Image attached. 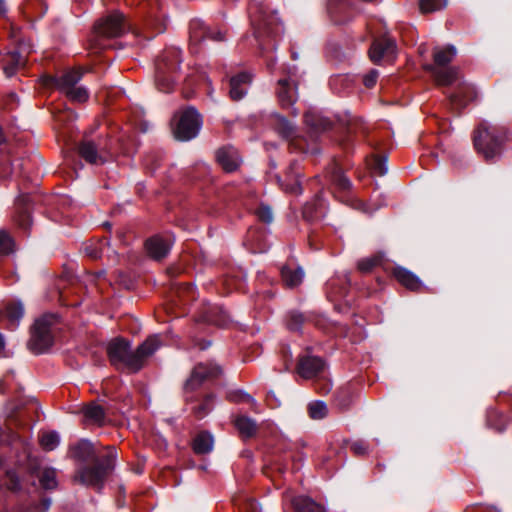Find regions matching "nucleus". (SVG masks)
<instances>
[{"label": "nucleus", "instance_id": "1", "mask_svg": "<svg viewBox=\"0 0 512 512\" xmlns=\"http://www.w3.org/2000/svg\"><path fill=\"white\" fill-rule=\"evenodd\" d=\"M68 456L81 464L74 481L100 491L115 468L117 450L115 446H106L100 454L95 443L83 438L69 445Z\"/></svg>", "mask_w": 512, "mask_h": 512}, {"label": "nucleus", "instance_id": "2", "mask_svg": "<svg viewBox=\"0 0 512 512\" xmlns=\"http://www.w3.org/2000/svg\"><path fill=\"white\" fill-rule=\"evenodd\" d=\"M223 373L222 367L214 361L200 362L194 366L189 378L183 384V396L191 413L202 419L213 408L215 395L204 391L207 386L218 379Z\"/></svg>", "mask_w": 512, "mask_h": 512}, {"label": "nucleus", "instance_id": "3", "mask_svg": "<svg viewBox=\"0 0 512 512\" xmlns=\"http://www.w3.org/2000/svg\"><path fill=\"white\" fill-rule=\"evenodd\" d=\"M162 346L160 335L149 336L135 351L131 350L130 341L122 337L111 340L107 346V355L113 366L124 365L131 372H138L145 360Z\"/></svg>", "mask_w": 512, "mask_h": 512}, {"label": "nucleus", "instance_id": "4", "mask_svg": "<svg viewBox=\"0 0 512 512\" xmlns=\"http://www.w3.org/2000/svg\"><path fill=\"white\" fill-rule=\"evenodd\" d=\"M248 10L261 53L275 49L276 38L282 30L276 14L269 12L259 0H250Z\"/></svg>", "mask_w": 512, "mask_h": 512}, {"label": "nucleus", "instance_id": "5", "mask_svg": "<svg viewBox=\"0 0 512 512\" xmlns=\"http://www.w3.org/2000/svg\"><path fill=\"white\" fill-rule=\"evenodd\" d=\"M509 133L507 127L483 120L474 131V147L486 161H493L501 156L504 144L509 140Z\"/></svg>", "mask_w": 512, "mask_h": 512}, {"label": "nucleus", "instance_id": "6", "mask_svg": "<svg viewBox=\"0 0 512 512\" xmlns=\"http://www.w3.org/2000/svg\"><path fill=\"white\" fill-rule=\"evenodd\" d=\"M181 50L166 48L155 62V85L159 91L169 93L174 89L182 62Z\"/></svg>", "mask_w": 512, "mask_h": 512}, {"label": "nucleus", "instance_id": "7", "mask_svg": "<svg viewBox=\"0 0 512 512\" xmlns=\"http://www.w3.org/2000/svg\"><path fill=\"white\" fill-rule=\"evenodd\" d=\"M83 77L79 69H70L60 75H44L43 84L49 88H55L63 93L70 101L76 103L86 102L89 91L84 86H77Z\"/></svg>", "mask_w": 512, "mask_h": 512}, {"label": "nucleus", "instance_id": "8", "mask_svg": "<svg viewBox=\"0 0 512 512\" xmlns=\"http://www.w3.org/2000/svg\"><path fill=\"white\" fill-rule=\"evenodd\" d=\"M93 28L97 42L102 38H120L132 30L130 22L119 10H113L100 17L95 21Z\"/></svg>", "mask_w": 512, "mask_h": 512}, {"label": "nucleus", "instance_id": "9", "mask_svg": "<svg viewBox=\"0 0 512 512\" xmlns=\"http://www.w3.org/2000/svg\"><path fill=\"white\" fill-rule=\"evenodd\" d=\"M202 125V115L195 107L187 106L179 112L172 127L173 137L181 142L190 141L198 136Z\"/></svg>", "mask_w": 512, "mask_h": 512}, {"label": "nucleus", "instance_id": "10", "mask_svg": "<svg viewBox=\"0 0 512 512\" xmlns=\"http://www.w3.org/2000/svg\"><path fill=\"white\" fill-rule=\"evenodd\" d=\"M19 33L20 29L12 27L10 36L16 46L2 58L3 71L8 78L14 76L18 70L25 68L27 55L32 51L30 42L21 38Z\"/></svg>", "mask_w": 512, "mask_h": 512}, {"label": "nucleus", "instance_id": "11", "mask_svg": "<svg viewBox=\"0 0 512 512\" xmlns=\"http://www.w3.org/2000/svg\"><path fill=\"white\" fill-rule=\"evenodd\" d=\"M271 125L276 133L285 140H289V147L294 151H299L304 154L319 153L317 147L309 149L308 145L303 139L296 138V126L289 121L285 116L279 113L271 115Z\"/></svg>", "mask_w": 512, "mask_h": 512}, {"label": "nucleus", "instance_id": "12", "mask_svg": "<svg viewBox=\"0 0 512 512\" xmlns=\"http://www.w3.org/2000/svg\"><path fill=\"white\" fill-rule=\"evenodd\" d=\"M51 325L52 321L49 316H43L35 321L28 341V348L33 353H45L53 346L54 337L51 332Z\"/></svg>", "mask_w": 512, "mask_h": 512}, {"label": "nucleus", "instance_id": "13", "mask_svg": "<svg viewBox=\"0 0 512 512\" xmlns=\"http://www.w3.org/2000/svg\"><path fill=\"white\" fill-rule=\"evenodd\" d=\"M36 196L30 193L20 194L15 200V212L13 220L15 224L25 233H28L32 225V210Z\"/></svg>", "mask_w": 512, "mask_h": 512}, {"label": "nucleus", "instance_id": "14", "mask_svg": "<svg viewBox=\"0 0 512 512\" xmlns=\"http://www.w3.org/2000/svg\"><path fill=\"white\" fill-rule=\"evenodd\" d=\"M77 150L80 157L92 165H103L111 155L110 148L101 141L96 143L93 140H82Z\"/></svg>", "mask_w": 512, "mask_h": 512}, {"label": "nucleus", "instance_id": "15", "mask_svg": "<svg viewBox=\"0 0 512 512\" xmlns=\"http://www.w3.org/2000/svg\"><path fill=\"white\" fill-rule=\"evenodd\" d=\"M173 242L170 234H155L145 240L144 247L150 258L161 261L169 255Z\"/></svg>", "mask_w": 512, "mask_h": 512}, {"label": "nucleus", "instance_id": "16", "mask_svg": "<svg viewBox=\"0 0 512 512\" xmlns=\"http://www.w3.org/2000/svg\"><path fill=\"white\" fill-rule=\"evenodd\" d=\"M289 77L278 80L276 94L282 108H291L296 102L297 83L292 78L296 74V67L289 68Z\"/></svg>", "mask_w": 512, "mask_h": 512}, {"label": "nucleus", "instance_id": "17", "mask_svg": "<svg viewBox=\"0 0 512 512\" xmlns=\"http://www.w3.org/2000/svg\"><path fill=\"white\" fill-rule=\"evenodd\" d=\"M326 367L323 358L314 355H301L298 357L296 372L304 379H315L322 375Z\"/></svg>", "mask_w": 512, "mask_h": 512}, {"label": "nucleus", "instance_id": "18", "mask_svg": "<svg viewBox=\"0 0 512 512\" xmlns=\"http://www.w3.org/2000/svg\"><path fill=\"white\" fill-rule=\"evenodd\" d=\"M275 178L277 184L286 193L293 195L302 194L300 164L297 160L290 162L288 168L286 169L284 178H282L280 175H276Z\"/></svg>", "mask_w": 512, "mask_h": 512}, {"label": "nucleus", "instance_id": "19", "mask_svg": "<svg viewBox=\"0 0 512 512\" xmlns=\"http://www.w3.org/2000/svg\"><path fill=\"white\" fill-rule=\"evenodd\" d=\"M354 0H329L327 11L331 21L336 25L350 22L355 15Z\"/></svg>", "mask_w": 512, "mask_h": 512}, {"label": "nucleus", "instance_id": "20", "mask_svg": "<svg viewBox=\"0 0 512 512\" xmlns=\"http://www.w3.org/2000/svg\"><path fill=\"white\" fill-rule=\"evenodd\" d=\"M189 38L192 45H198L206 39L223 41L224 35L220 30H214L200 19H193L189 23Z\"/></svg>", "mask_w": 512, "mask_h": 512}, {"label": "nucleus", "instance_id": "21", "mask_svg": "<svg viewBox=\"0 0 512 512\" xmlns=\"http://www.w3.org/2000/svg\"><path fill=\"white\" fill-rule=\"evenodd\" d=\"M326 175L337 193L342 194V197L348 196L352 189V182L335 160L326 168Z\"/></svg>", "mask_w": 512, "mask_h": 512}, {"label": "nucleus", "instance_id": "22", "mask_svg": "<svg viewBox=\"0 0 512 512\" xmlns=\"http://www.w3.org/2000/svg\"><path fill=\"white\" fill-rule=\"evenodd\" d=\"M217 164L227 173L236 171L241 165L239 151L232 145H224L215 151Z\"/></svg>", "mask_w": 512, "mask_h": 512}, {"label": "nucleus", "instance_id": "23", "mask_svg": "<svg viewBox=\"0 0 512 512\" xmlns=\"http://www.w3.org/2000/svg\"><path fill=\"white\" fill-rule=\"evenodd\" d=\"M396 42L393 38L383 36L373 40L369 55L374 63H379L385 57H393L396 53Z\"/></svg>", "mask_w": 512, "mask_h": 512}, {"label": "nucleus", "instance_id": "24", "mask_svg": "<svg viewBox=\"0 0 512 512\" xmlns=\"http://www.w3.org/2000/svg\"><path fill=\"white\" fill-rule=\"evenodd\" d=\"M252 81V75L248 72L242 71L232 77L228 82V94L231 100L239 101L245 97L248 88Z\"/></svg>", "mask_w": 512, "mask_h": 512}, {"label": "nucleus", "instance_id": "25", "mask_svg": "<svg viewBox=\"0 0 512 512\" xmlns=\"http://www.w3.org/2000/svg\"><path fill=\"white\" fill-rule=\"evenodd\" d=\"M476 98V92L469 85H460L457 90L448 96L451 107L460 112Z\"/></svg>", "mask_w": 512, "mask_h": 512}, {"label": "nucleus", "instance_id": "26", "mask_svg": "<svg viewBox=\"0 0 512 512\" xmlns=\"http://www.w3.org/2000/svg\"><path fill=\"white\" fill-rule=\"evenodd\" d=\"M304 122L309 128L312 137L332 128L333 122L317 112L308 111L304 114Z\"/></svg>", "mask_w": 512, "mask_h": 512}, {"label": "nucleus", "instance_id": "27", "mask_svg": "<svg viewBox=\"0 0 512 512\" xmlns=\"http://www.w3.org/2000/svg\"><path fill=\"white\" fill-rule=\"evenodd\" d=\"M393 276L401 285L411 291H419L423 286L420 278L404 267L396 266L393 269Z\"/></svg>", "mask_w": 512, "mask_h": 512}, {"label": "nucleus", "instance_id": "28", "mask_svg": "<svg viewBox=\"0 0 512 512\" xmlns=\"http://www.w3.org/2000/svg\"><path fill=\"white\" fill-rule=\"evenodd\" d=\"M325 216L324 201L320 196L306 202L302 208V217L308 223H313Z\"/></svg>", "mask_w": 512, "mask_h": 512}, {"label": "nucleus", "instance_id": "29", "mask_svg": "<svg viewBox=\"0 0 512 512\" xmlns=\"http://www.w3.org/2000/svg\"><path fill=\"white\" fill-rule=\"evenodd\" d=\"M355 395L354 386L348 383L335 392L333 405L340 411H347L353 404Z\"/></svg>", "mask_w": 512, "mask_h": 512}, {"label": "nucleus", "instance_id": "30", "mask_svg": "<svg viewBox=\"0 0 512 512\" xmlns=\"http://www.w3.org/2000/svg\"><path fill=\"white\" fill-rule=\"evenodd\" d=\"M233 423L242 439L253 438L258 432L256 421L246 415L237 416Z\"/></svg>", "mask_w": 512, "mask_h": 512}, {"label": "nucleus", "instance_id": "31", "mask_svg": "<svg viewBox=\"0 0 512 512\" xmlns=\"http://www.w3.org/2000/svg\"><path fill=\"white\" fill-rule=\"evenodd\" d=\"M214 438L208 431L199 432L192 441V449L197 455H205L213 450Z\"/></svg>", "mask_w": 512, "mask_h": 512}, {"label": "nucleus", "instance_id": "32", "mask_svg": "<svg viewBox=\"0 0 512 512\" xmlns=\"http://www.w3.org/2000/svg\"><path fill=\"white\" fill-rule=\"evenodd\" d=\"M426 70L433 73L437 83L442 86H450L458 78V71L455 67H449L447 69H436L433 65H428Z\"/></svg>", "mask_w": 512, "mask_h": 512}, {"label": "nucleus", "instance_id": "33", "mask_svg": "<svg viewBox=\"0 0 512 512\" xmlns=\"http://www.w3.org/2000/svg\"><path fill=\"white\" fill-rule=\"evenodd\" d=\"M304 271L301 267L291 268L285 265L281 268V279L288 288H294L303 281Z\"/></svg>", "mask_w": 512, "mask_h": 512}, {"label": "nucleus", "instance_id": "34", "mask_svg": "<svg viewBox=\"0 0 512 512\" xmlns=\"http://www.w3.org/2000/svg\"><path fill=\"white\" fill-rule=\"evenodd\" d=\"M286 327L291 332H301L305 323L312 321V316L297 310H291L286 314Z\"/></svg>", "mask_w": 512, "mask_h": 512}, {"label": "nucleus", "instance_id": "35", "mask_svg": "<svg viewBox=\"0 0 512 512\" xmlns=\"http://www.w3.org/2000/svg\"><path fill=\"white\" fill-rule=\"evenodd\" d=\"M5 315L10 330H15L24 316V306L21 302H11L6 305Z\"/></svg>", "mask_w": 512, "mask_h": 512}, {"label": "nucleus", "instance_id": "36", "mask_svg": "<svg viewBox=\"0 0 512 512\" xmlns=\"http://www.w3.org/2000/svg\"><path fill=\"white\" fill-rule=\"evenodd\" d=\"M48 6L44 0H27L23 5V14L30 19H41L47 12Z\"/></svg>", "mask_w": 512, "mask_h": 512}, {"label": "nucleus", "instance_id": "37", "mask_svg": "<svg viewBox=\"0 0 512 512\" xmlns=\"http://www.w3.org/2000/svg\"><path fill=\"white\" fill-rule=\"evenodd\" d=\"M507 417L497 409L491 408L486 414V424L489 428L494 429L498 433H502L507 427Z\"/></svg>", "mask_w": 512, "mask_h": 512}, {"label": "nucleus", "instance_id": "38", "mask_svg": "<svg viewBox=\"0 0 512 512\" xmlns=\"http://www.w3.org/2000/svg\"><path fill=\"white\" fill-rule=\"evenodd\" d=\"M360 131L363 135L367 134V129L363 126L362 122H356L354 124H349L347 127L346 135L341 139L340 145L344 149L345 152L350 153L354 148V140L353 134H356Z\"/></svg>", "mask_w": 512, "mask_h": 512}, {"label": "nucleus", "instance_id": "39", "mask_svg": "<svg viewBox=\"0 0 512 512\" xmlns=\"http://www.w3.org/2000/svg\"><path fill=\"white\" fill-rule=\"evenodd\" d=\"M83 414L85 418L91 423L97 424L99 426H102L105 423V410L101 405L97 403L93 402L84 407Z\"/></svg>", "mask_w": 512, "mask_h": 512}, {"label": "nucleus", "instance_id": "40", "mask_svg": "<svg viewBox=\"0 0 512 512\" xmlns=\"http://www.w3.org/2000/svg\"><path fill=\"white\" fill-rule=\"evenodd\" d=\"M109 239L103 237L97 240H90L84 244V252L91 259H99L106 247H109Z\"/></svg>", "mask_w": 512, "mask_h": 512}, {"label": "nucleus", "instance_id": "41", "mask_svg": "<svg viewBox=\"0 0 512 512\" xmlns=\"http://www.w3.org/2000/svg\"><path fill=\"white\" fill-rule=\"evenodd\" d=\"M387 160L388 157L384 154H371L367 157V164L370 170L379 176H383L387 173Z\"/></svg>", "mask_w": 512, "mask_h": 512}, {"label": "nucleus", "instance_id": "42", "mask_svg": "<svg viewBox=\"0 0 512 512\" xmlns=\"http://www.w3.org/2000/svg\"><path fill=\"white\" fill-rule=\"evenodd\" d=\"M385 260L383 252H377L376 254L363 258L358 261L357 267L360 272L369 273L374 268L381 266Z\"/></svg>", "mask_w": 512, "mask_h": 512}, {"label": "nucleus", "instance_id": "43", "mask_svg": "<svg viewBox=\"0 0 512 512\" xmlns=\"http://www.w3.org/2000/svg\"><path fill=\"white\" fill-rule=\"evenodd\" d=\"M456 55V48L453 45H447L443 49H434V63L440 67L448 65Z\"/></svg>", "mask_w": 512, "mask_h": 512}, {"label": "nucleus", "instance_id": "44", "mask_svg": "<svg viewBox=\"0 0 512 512\" xmlns=\"http://www.w3.org/2000/svg\"><path fill=\"white\" fill-rule=\"evenodd\" d=\"M206 320L216 326L224 327L229 323V316L222 307L214 306L207 311Z\"/></svg>", "mask_w": 512, "mask_h": 512}, {"label": "nucleus", "instance_id": "45", "mask_svg": "<svg viewBox=\"0 0 512 512\" xmlns=\"http://www.w3.org/2000/svg\"><path fill=\"white\" fill-rule=\"evenodd\" d=\"M233 503L238 512H261L257 501L247 496H239L234 498Z\"/></svg>", "mask_w": 512, "mask_h": 512}, {"label": "nucleus", "instance_id": "46", "mask_svg": "<svg viewBox=\"0 0 512 512\" xmlns=\"http://www.w3.org/2000/svg\"><path fill=\"white\" fill-rule=\"evenodd\" d=\"M145 30L149 33L146 37L152 39L156 35L163 33L166 30V25L161 18L151 16L145 20Z\"/></svg>", "mask_w": 512, "mask_h": 512}, {"label": "nucleus", "instance_id": "47", "mask_svg": "<svg viewBox=\"0 0 512 512\" xmlns=\"http://www.w3.org/2000/svg\"><path fill=\"white\" fill-rule=\"evenodd\" d=\"M328 408L324 401L317 400L308 404V415L314 420H320L327 416Z\"/></svg>", "mask_w": 512, "mask_h": 512}, {"label": "nucleus", "instance_id": "48", "mask_svg": "<svg viewBox=\"0 0 512 512\" xmlns=\"http://www.w3.org/2000/svg\"><path fill=\"white\" fill-rule=\"evenodd\" d=\"M60 443L59 434L56 431L44 433L40 438V444L46 451L54 450Z\"/></svg>", "mask_w": 512, "mask_h": 512}, {"label": "nucleus", "instance_id": "49", "mask_svg": "<svg viewBox=\"0 0 512 512\" xmlns=\"http://www.w3.org/2000/svg\"><path fill=\"white\" fill-rule=\"evenodd\" d=\"M41 486L45 490L54 489L57 486L56 472L52 468L45 469L39 478Z\"/></svg>", "mask_w": 512, "mask_h": 512}, {"label": "nucleus", "instance_id": "50", "mask_svg": "<svg viewBox=\"0 0 512 512\" xmlns=\"http://www.w3.org/2000/svg\"><path fill=\"white\" fill-rule=\"evenodd\" d=\"M447 0H420L419 7L423 13H431L445 7Z\"/></svg>", "mask_w": 512, "mask_h": 512}, {"label": "nucleus", "instance_id": "51", "mask_svg": "<svg viewBox=\"0 0 512 512\" xmlns=\"http://www.w3.org/2000/svg\"><path fill=\"white\" fill-rule=\"evenodd\" d=\"M255 214H256L257 218L265 224H270L274 220V215H273V211H272L271 207L264 203H261L257 207Z\"/></svg>", "mask_w": 512, "mask_h": 512}, {"label": "nucleus", "instance_id": "52", "mask_svg": "<svg viewBox=\"0 0 512 512\" xmlns=\"http://www.w3.org/2000/svg\"><path fill=\"white\" fill-rule=\"evenodd\" d=\"M14 250V241L12 237L4 231H0V256L12 253Z\"/></svg>", "mask_w": 512, "mask_h": 512}, {"label": "nucleus", "instance_id": "53", "mask_svg": "<svg viewBox=\"0 0 512 512\" xmlns=\"http://www.w3.org/2000/svg\"><path fill=\"white\" fill-rule=\"evenodd\" d=\"M227 399L233 403H252V402H254L253 397L250 394H248L242 390H234V391L228 392Z\"/></svg>", "mask_w": 512, "mask_h": 512}, {"label": "nucleus", "instance_id": "54", "mask_svg": "<svg viewBox=\"0 0 512 512\" xmlns=\"http://www.w3.org/2000/svg\"><path fill=\"white\" fill-rule=\"evenodd\" d=\"M6 486L12 492H20L22 490V485L19 476L13 470H8L6 472Z\"/></svg>", "mask_w": 512, "mask_h": 512}, {"label": "nucleus", "instance_id": "55", "mask_svg": "<svg viewBox=\"0 0 512 512\" xmlns=\"http://www.w3.org/2000/svg\"><path fill=\"white\" fill-rule=\"evenodd\" d=\"M13 169L10 157L0 154V179H7L12 174Z\"/></svg>", "mask_w": 512, "mask_h": 512}, {"label": "nucleus", "instance_id": "56", "mask_svg": "<svg viewBox=\"0 0 512 512\" xmlns=\"http://www.w3.org/2000/svg\"><path fill=\"white\" fill-rule=\"evenodd\" d=\"M176 293L183 301L185 300L184 298L191 300L195 298V287L191 283H186L177 287Z\"/></svg>", "mask_w": 512, "mask_h": 512}, {"label": "nucleus", "instance_id": "57", "mask_svg": "<svg viewBox=\"0 0 512 512\" xmlns=\"http://www.w3.org/2000/svg\"><path fill=\"white\" fill-rule=\"evenodd\" d=\"M337 280H331L327 283V291L328 293H334L335 294V297H345L348 293V286L350 285L349 283H344L342 284L339 289L335 290L336 289V286H337Z\"/></svg>", "mask_w": 512, "mask_h": 512}, {"label": "nucleus", "instance_id": "58", "mask_svg": "<svg viewBox=\"0 0 512 512\" xmlns=\"http://www.w3.org/2000/svg\"><path fill=\"white\" fill-rule=\"evenodd\" d=\"M314 386H315V390L318 393L323 394V395L329 393L332 389L331 382L328 379L322 377V375L315 378Z\"/></svg>", "mask_w": 512, "mask_h": 512}, {"label": "nucleus", "instance_id": "59", "mask_svg": "<svg viewBox=\"0 0 512 512\" xmlns=\"http://www.w3.org/2000/svg\"><path fill=\"white\" fill-rule=\"evenodd\" d=\"M379 77V72L376 69L370 70L367 74L363 76V84L366 88H373L376 85L377 79Z\"/></svg>", "mask_w": 512, "mask_h": 512}, {"label": "nucleus", "instance_id": "60", "mask_svg": "<svg viewBox=\"0 0 512 512\" xmlns=\"http://www.w3.org/2000/svg\"><path fill=\"white\" fill-rule=\"evenodd\" d=\"M306 458V455L302 451H297L291 456L292 460V470L298 471L300 467L302 466L304 460Z\"/></svg>", "mask_w": 512, "mask_h": 512}, {"label": "nucleus", "instance_id": "61", "mask_svg": "<svg viewBox=\"0 0 512 512\" xmlns=\"http://www.w3.org/2000/svg\"><path fill=\"white\" fill-rule=\"evenodd\" d=\"M51 506V499L43 497L38 503L33 505L34 512H47Z\"/></svg>", "mask_w": 512, "mask_h": 512}, {"label": "nucleus", "instance_id": "62", "mask_svg": "<svg viewBox=\"0 0 512 512\" xmlns=\"http://www.w3.org/2000/svg\"><path fill=\"white\" fill-rule=\"evenodd\" d=\"M350 449L355 455L360 456L366 454L368 447L363 441H355L351 444Z\"/></svg>", "mask_w": 512, "mask_h": 512}, {"label": "nucleus", "instance_id": "63", "mask_svg": "<svg viewBox=\"0 0 512 512\" xmlns=\"http://www.w3.org/2000/svg\"><path fill=\"white\" fill-rule=\"evenodd\" d=\"M281 354H282L283 360L285 362L286 369H288L289 365L292 363V360H293V355L290 350V347L288 345H282Z\"/></svg>", "mask_w": 512, "mask_h": 512}, {"label": "nucleus", "instance_id": "64", "mask_svg": "<svg viewBox=\"0 0 512 512\" xmlns=\"http://www.w3.org/2000/svg\"><path fill=\"white\" fill-rule=\"evenodd\" d=\"M239 276H237V280L235 281V283L231 280V282H228L229 285H233L235 289L237 290H241L244 288V284H245V278H246V275L242 272V271H239Z\"/></svg>", "mask_w": 512, "mask_h": 512}]
</instances>
